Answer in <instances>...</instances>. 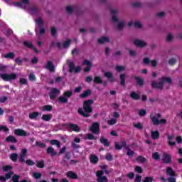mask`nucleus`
Instances as JSON below:
<instances>
[{"mask_svg": "<svg viewBox=\"0 0 182 182\" xmlns=\"http://www.w3.org/2000/svg\"><path fill=\"white\" fill-rule=\"evenodd\" d=\"M94 102L92 100H84L83 102V109L80 108L78 109V113L81 114L83 117H90V113H92L93 112V109L92 107V105H93Z\"/></svg>", "mask_w": 182, "mask_h": 182, "instance_id": "obj_1", "label": "nucleus"}, {"mask_svg": "<svg viewBox=\"0 0 182 182\" xmlns=\"http://www.w3.org/2000/svg\"><path fill=\"white\" fill-rule=\"evenodd\" d=\"M165 82H167V83H169V85H171V83H172L171 77H162L159 80V83H157V82H156V80H152V82L151 83V86L152 89H161H161H164Z\"/></svg>", "mask_w": 182, "mask_h": 182, "instance_id": "obj_2", "label": "nucleus"}, {"mask_svg": "<svg viewBox=\"0 0 182 182\" xmlns=\"http://www.w3.org/2000/svg\"><path fill=\"white\" fill-rule=\"evenodd\" d=\"M3 171H9V173H6L5 176H0L1 181H6L9 178H11L12 174H14V171H12V166H3Z\"/></svg>", "mask_w": 182, "mask_h": 182, "instance_id": "obj_3", "label": "nucleus"}, {"mask_svg": "<svg viewBox=\"0 0 182 182\" xmlns=\"http://www.w3.org/2000/svg\"><path fill=\"white\" fill-rule=\"evenodd\" d=\"M73 95V90H66L63 92V96L58 97V101L60 103H68V99L72 97Z\"/></svg>", "mask_w": 182, "mask_h": 182, "instance_id": "obj_4", "label": "nucleus"}, {"mask_svg": "<svg viewBox=\"0 0 182 182\" xmlns=\"http://www.w3.org/2000/svg\"><path fill=\"white\" fill-rule=\"evenodd\" d=\"M1 79L8 82L9 80H15L17 77L16 73H1L0 75Z\"/></svg>", "mask_w": 182, "mask_h": 182, "instance_id": "obj_5", "label": "nucleus"}, {"mask_svg": "<svg viewBox=\"0 0 182 182\" xmlns=\"http://www.w3.org/2000/svg\"><path fill=\"white\" fill-rule=\"evenodd\" d=\"M90 130L93 134H99L100 132V124L98 122H94L90 127Z\"/></svg>", "mask_w": 182, "mask_h": 182, "instance_id": "obj_6", "label": "nucleus"}, {"mask_svg": "<svg viewBox=\"0 0 182 182\" xmlns=\"http://www.w3.org/2000/svg\"><path fill=\"white\" fill-rule=\"evenodd\" d=\"M65 126L69 130H73V132H80V127L78 126V124H75L74 123H65Z\"/></svg>", "mask_w": 182, "mask_h": 182, "instance_id": "obj_7", "label": "nucleus"}, {"mask_svg": "<svg viewBox=\"0 0 182 182\" xmlns=\"http://www.w3.org/2000/svg\"><path fill=\"white\" fill-rule=\"evenodd\" d=\"M151 119L152 121V123H154L155 126L160 124V123L164 124H166L167 123L166 119H161V120H159V119H157L156 116H152V114H151Z\"/></svg>", "mask_w": 182, "mask_h": 182, "instance_id": "obj_8", "label": "nucleus"}, {"mask_svg": "<svg viewBox=\"0 0 182 182\" xmlns=\"http://www.w3.org/2000/svg\"><path fill=\"white\" fill-rule=\"evenodd\" d=\"M59 93H60V90H59V89H57V87H53L49 93L50 99L51 100H54L56 99Z\"/></svg>", "mask_w": 182, "mask_h": 182, "instance_id": "obj_9", "label": "nucleus"}, {"mask_svg": "<svg viewBox=\"0 0 182 182\" xmlns=\"http://www.w3.org/2000/svg\"><path fill=\"white\" fill-rule=\"evenodd\" d=\"M68 66L70 68V73L75 72V73H79L81 70L80 66H76L75 68L74 62H70Z\"/></svg>", "mask_w": 182, "mask_h": 182, "instance_id": "obj_10", "label": "nucleus"}, {"mask_svg": "<svg viewBox=\"0 0 182 182\" xmlns=\"http://www.w3.org/2000/svg\"><path fill=\"white\" fill-rule=\"evenodd\" d=\"M14 134L21 136H30V133H26V130H23V129H16L14 130Z\"/></svg>", "mask_w": 182, "mask_h": 182, "instance_id": "obj_11", "label": "nucleus"}, {"mask_svg": "<svg viewBox=\"0 0 182 182\" xmlns=\"http://www.w3.org/2000/svg\"><path fill=\"white\" fill-rule=\"evenodd\" d=\"M82 65H86V68H84V72H90L92 68V63L88 59H85L82 62Z\"/></svg>", "mask_w": 182, "mask_h": 182, "instance_id": "obj_12", "label": "nucleus"}, {"mask_svg": "<svg viewBox=\"0 0 182 182\" xmlns=\"http://www.w3.org/2000/svg\"><path fill=\"white\" fill-rule=\"evenodd\" d=\"M171 156H170V154H167L166 153H164V156L162 157V163L165 164H171Z\"/></svg>", "mask_w": 182, "mask_h": 182, "instance_id": "obj_13", "label": "nucleus"}, {"mask_svg": "<svg viewBox=\"0 0 182 182\" xmlns=\"http://www.w3.org/2000/svg\"><path fill=\"white\" fill-rule=\"evenodd\" d=\"M46 69L50 70V72H55V65L51 60H48L45 65Z\"/></svg>", "mask_w": 182, "mask_h": 182, "instance_id": "obj_14", "label": "nucleus"}, {"mask_svg": "<svg viewBox=\"0 0 182 182\" xmlns=\"http://www.w3.org/2000/svg\"><path fill=\"white\" fill-rule=\"evenodd\" d=\"M66 176L68 177V178H72L73 180H76L78 178L77 173H75V171H67Z\"/></svg>", "mask_w": 182, "mask_h": 182, "instance_id": "obj_15", "label": "nucleus"}, {"mask_svg": "<svg viewBox=\"0 0 182 182\" xmlns=\"http://www.w3.org/2000/svg\"><path fill=\"white\" fill-rule=\"evenodd\" d=\"M134 43L139 48H144V46H146L147 45L146 42H144V41H141L140 39H135Z\"/></svg>", "mask_w": 182, "mask_h": 182, "instance_id": "obj_16", "label": "nucleus"}, {"mask_svg": "<svg viewBox=\"0 0 182 182\" xmlns=\"http://www.w3.org/2000/svg\"><path fill=\"white\" fill-rule=\"evenodd\" d=\"M129 97L134 100H140L141 96L139 93H136V92H131L129 94Z\"/></svg>", "mask_w": 182, "mask_h": 182, "instance_id": "obj_17", "label": "nucleus"}, {"mask_svg": "<svg viewBox=\"0 0 182 182\" xmlns=\"http://www.w3.org/2000/svg\"><path fill=\"white\" fill-rule=\"evenodd\" d=\"M23 45L26 48H30L31 49H33L34 50V52H36V53L38 52L37 48L33 46V43H31V42H28L27 41H26L23 42Z\"/></svg>", "mask_w": 182, "mask_h": 182, "instance_id": "obj_18", "label": "nucleus"}, {"mask_svg": "<svg viewBox=\"0 0 182 182\" xmlns=\"http://www.w3.org/2000/svg\"><path fill=\"white\" fill-rule=\"evenodd\" d=\"M90 161L92 164H97L99 161V157L96 154H91L90 156Z\"/></svg>", "mask_w": 182, "mask_h": 182, "instance_id": "obj_19", "label": "nucleus"}, {"mask_svg": "<svg viewBox=\"0 0 182 182\" xmlns=\"http://www.w3.org/2000/svg\"><path fill=\"white\" fill-rule=\"evenodd\" d=\"M134 78L135 79L136 84L141 87L144 86V79H143L142 77H140L139 76H134Z\"/></svg>", "mask_w": 182, "mask_h": 182, "instance_id": "obj_20", "label": "nucleus"}, {"mask_svg": "<svg viewBox=\"0 0 182 182\" xmlns=\"http://www.w3.org/2000/svg\"><path fill=\"white\" fill-rule=\"evenodd\" d=\"M104 76L109 80V82H114V77L112 72H105Z\"/></svg>", "mask_w": 182, "mask_h": 182, "instance_id": "obj_21", "label": "nucleus"}, {"mask_svg": "<svg viewBox=\"0 0 182 182\" xmlns=\"http://www.w3.org/2000/svg\"><path fill=\"white\" fill-rule=\"evenodd\" d=\"M100 142L104 144L105 147H109L110 146L108 139H105L103 136L100 139Z\"/></svg>", "mask_w": 182, "mask_h": 182, "instance_id": "obj_22", "label": "nucleus"}, {"mask_svg": "<svg viewBox=\"0 0 182 182\" xmlns=\"http://www.w3.org/2000/svg\"><path fill=\"white\" fill-rule=\"evenodd\" d=\"M120 85L121 86H125L126 85V74L121 73L119 75Z\"/></svg>", "mask_w": 182, "mask_h": 182, "instance_id": "obj_23", "label": "nucleus"}, {"mask_svg": "<svg viewBox=\"0 0 182 182\" xmlns=\"http://www.w3.org/2000/svg\"><path fill=\"white\" fill-rule=\"evenodd\" d=\"M6 141L9 142V143H17L18 140L15 137V136H8L7 137H6Z\"/></svg>", "mask_w": 182, "mask_h": 182, "instance_id": "obj_24", "label": "nucleus"}, {"mask_svg": "<svg viewBox=\"0 0 182 182\" xmlns=\"http://www.w3.org/2000/svg\"><path fill=\"white\" fill-rule=\"evenodd\" d=\"M166 174L169 176V177H171L173 176H177L176 171L173 170L172 167H167L166 168Z\"/></svg>", "mask_w": 182, "mask_h": 182, "instance_id": "obj_25", "label": "nucleus"}, {"mask_svg": "<svg viewBox=\"0 0 182 182\" xmlns=\"http://www.w3.org/2000/svg\"><path fill=\"white\" fill-rule=\"evenodd\" d=\"M174 138V136L168 134L167 139H168V145L171 146H176V141H171Z\"/></svg>", "mask_w": 182, "mask_h": 182, "instance_id": "obj_26", "label": "nucleus"}, {"mask_svg": "<svg viewBox=\"0 0 182 182\" xmlns=\"http://www.w3.org/2000/svg\"><path fill=\"white\" fill-rule=\"evenodd\" d=\"M53 109V107L52 105H46L41 107V110H43V112H52Z\"/></svg>", "mask_w": 182, "mask_h": 182, "instance_id": "obj_27", "label": "nucleus"}, {"mask_svg": "<svg viewBox=\"0 0 182 182\" xmlns=\"http://www.w3.org/2000/svg\"><path fill=\"white\" fill-rule=\"evenodd\" d=\"M111 14H112V21L113 22H119V19L116 15V14H117V11L116 9H112Z\"/></svg>", "mask_w": 182, "mask_h": 182, "instance_id": "obj_28", "label": "nucleus"}, {"mask_svg": "<svg viewBox=\"0 0 182 182\" xmlns=\"http://www.w3.org/2000/svg\"><path fill=\"white\" fill-rule=\"evenodd\" d=\"M102 174H105V171L103 170H98L96 173V176H97V182H100L101 181V177H102Z\"/></svg>", "mask_w": 182, "mask_h": 182, "instance_id": "obj_29", "label": "nucleus"}, {"mask_svg": "<svg viewBox=\"0 0 182 182\" xmlns=\"http://www.w3.org/2000/svg\"><path fill=\"white\" fill-rule=\"evenodd\" d=\"M47 153L48 154H51V156H56L58 154V153H56V151H55L53 147L52 146H49L47 148Z\"/></svg>", "mask_w": 182, "mask_h": 182, "instance_id": "obj_30", "label": "nucleus"}, {"mask_svg": "<svg viewBox=\"0 0 182 182\" xmlns=\"http://www.w3.org/2000/svg\"><path fill=\"white\" fill-rule=\"evenodd\" d=\"M160 136V133L158 130H155V132H151V136L154 140L159 139Z\"/></svg>", "mask_w": 182, "mask_h": 182, "instance_id": "obj_31", "label": "nucleus"}, {"mask_svg": "<svg viewBox=\"0 0 182 182\" xmlns=\"http://www.w3.org/2000/svg\"><path fill=\"white\" fill-rule=\"evenodd\" d=\"M91 93L92 90H90V89H87V90H85L83 93H81L80 97H87L88 96H90V95H91Z\"/></svg>", "mask_w": 182, "mask_h": 182, "instance_id": "obj_32", "label": "nucleus"}, {"mask_svg": "<svg viewBox=\"0 0 182 182\" xmlns=\"http://www.w3.org/2000/svg\"><path fill=\"white\" fill-rule=\"evenodd\" d=\"M53 114H43L41 119L44 122H49L50 120H51Z\"/></svg>", "mask_w": 182, "mask_h": 182, "instance_id": "obj_33", "label": "nucleus"}, {"mask_svg": "<svg viewBox=\"0 0 182 182\" xmlns=\"http://www.w3.org/2000/svg\"><path fill=\"white\" fill-rule=\"evenodd\" d=\"M105 42H109V38L107 36H104L98 39V43L102 44L105 43Z\"/></svg>", "mask_w": 182, "mask_h": 182, "instance_id": "obj_34", "label": "nucleus"}, {"mask_svg": "<svg viewBox=\"0 0 182 182\" xmlns=\"http://www.w3.org/2000/svg\"><path fill=\"white\" fill-rule=\"evenodd\" d=\"M4 58H6V59H14L15 53L14 52H9V53L4 55Z\"/></svg>", "mask_w": 182, "mask_h": 182, "instance_id": "obj_35", "label": "nucleus"}, {"mask_svg": "<svg viewBox=\"0 0 182 182\" xmlns=\"http://www.w3.org/2000/svg\"><path fill=\"white\" fill-rule=\"evenodd\" d=\"M39 112H33L32 113L29 114V117L31 119H36L39 116Z\"/></svg>", "mask_w": 182, "mask_h": 182, "instance_id": "obj_36", "label": "nucleus"}, {"mask_svg": "<svg viewBox=\"0 0 182 182\" xmlns=\"http://www.w3.org/2000/svg\"><path fill=\"white\" fill-rule=\"evenodd\" d=\"M18 153H12L11 155H10V159L12 161H17L18 160Z\"/></svg>", "mask_w": 182, "mask_h": 182, "instance_id": "obj_37", "label": "nucleus"}, {"mask_svg": "<svg viewBox=\"0 0 182 182\" xmlns=\"http://www.w3.org/2000/svg\"><path fill=\"white\" fill-rule=\"evenodd\" d=\"M39 9L37 6H33L32 8H30V12L31 15H36L38 14Z\"/></svg>", "mask_w": 182, "mask_h": 182, "instance_id": "obj_38", "label": "nucleus"}, {"mask_svg": "<svg viewBox=\"0 0 182 182\" xmlns=\"http://www.w3.org/2000/svg\"><path fill=\"white\" fill-rule=\"evenodd\" d=\"M94 83L102 84L103 83V80L100 76H95L94 77Z\"/></svg>", "mask_w": 182, "mask_h": 182, "instance_id": "obj_39", "label": "nucleus"}, {"mask_svg": "<svg viewBox=\"0 0 182 182\" xmlns=\"http://www.w3.org/2000/svg\"><path fill=\"white\" fill-rule=\"evenodd\" d=\"M77 8L76 6H74L73 8L68 5V6L66 7V11L68 14H73L75 11H76Z\"/></svg>", "mask_w": 182, "mask_h": 182, "instance_id": "obj_40", "label": "nucleus"}, {"mask_svg": "<svg viewBox=\"0 0 182 182\" xmlns=\"http://www.w3.org/2000/svg\"><path fill=\"white\" fill-rule=\"evenodd\" d=\"M38 168H43L45 167V161L44 160H41L40 161H37L36 164Z\"/></svg>", "mask_w": 182, "mask_h": 182, "instance_id": "obj_41", "label": "nucleus"}, {"mask_svg": "<svg viewBox=\"0 0 182 182\" xmlns=\"http://www.w3.org/2000/svg\"><path fill=\"white\" fill-rule=\"evenodd\" d=\"M36 22L37 23V25H38V26H40V28H41L42 26H43V21L42 19V18H38L37 19H36Z\"/></svg>", "mask_w": 182, "mask_h": 182, "instance_id": "obj_42", "label": "nucleus"}, {"mask_svg": "<svg viewBox=\"0 0 182 182\" xmlns=\"http://www.w3.org/2000/svg\"><path fill=\"white\" fill-rule=\"evenodd\" d=\"M28 80L31 82H35L36 80V75H34L33 73H31L30 75H28Z\"/></svg>", "mask_w": 182, "mask_h": 182, "instance_id": "obj_43", "label": "nucleus"}, {"mask_svg": "<svg viewBox=\"0 0 182 182\" xmlns=\"http://www.w3.org/2000/svg\"><path fill=\"white\" fill-rule=\"evenodd\" d=\"M177 60L175 58H171V59H169V60H168V64L171 65V66H173L174 65H176Z\"/></svg>", "mask_w": 182, "mask_h": 182, "instance_id": "obj_44", "label": "nucleus"}, {"mask_svg": "<svg viewBox=\"0 0 182 182\" xmlns=\"http://www.w3.org/2000/svg\"><path fill=\"white\" fill-rule=\"evenodd\" d=\"M72 146H73V149L75 150V151H77V153H79L78 149H80L81 147L80 144H77L75 141H74V143H73L72 144Z\"/></svg>", "mask_w": 182, "mask_h": 182, "instance_id": "obj_45", "label": "nucleus"}, {"mask_svg": "<svg viewBox=\"0 0 182 182\" xmlns=\"http://www.w3.org/2000/svg\"><path fill=\"white\" fill-rule=\"evenodd\" d=\"M136 161H139L140 163H146V159L143 157V156H138V157H136Z\"/></svg>", "mask_w": 182, "mask_h": 182, "instance_id": "obj_46", "label": "nucleus"}, {"mask_svg": "<svg viewBox=\"0 0 182 182\" xmlns=\"http://www.w3.org/2000/svg\"><path fill=\"white\" fill-rule=\"evenodd\" d=\"M50 143L53 145L57 146V147H60L61 146L60 141H59V140H56V139L50 140Z\"/></svg>", "mask_w": 182, "mask_h": 182, "instance_id": "obj_47", "label": "nucleus"}, {"mask_svg": "<svg viewBox=\"0 0 182 182\" xmlns=\"http://www.w3.org/2000/svg\"><path fill=\"white\" fill-rule=\"evenodd\" d=\"M127 156H134V151L133 150H131L129 145H127Z\"/></svg>", "mask_w": 182, "mask_h": 182, "instance_id": "obj_48", "label": "nucleus"}, {"mask_svg": "<svg viewBox=\"0 0 182 182\" xmlns=\"http://www.w3.org/2000/svg\"><path fill=\"white\" fill-rule=\"evenodd\" d=\"M117 122V119H114V117H113L112 119H110L109 120H107V123L110 126H113V124H116Z\"/></svg>", "mask_w": 182, "mask_h": 182, "instance_id": "obj_49", "label": "nucleus"}, {"mask_svg": "<svg viewBox=\"0 0 182 182\" xmlns=\"http://www.w3.org/2000/svg\"><path fill=\"white\" fill-rule=\"evenodd\" d=\"M71 43V39H67L63 43V48H69L70 45Z\"/></svg>", "mask_w": 182, "mask_h": 182, "instance_id": "obj_50", "label": "nucleus"}, {"mask_svg": "<svg viewBox=\"0 0 182 182\" xmlns=\"http://www.w3.org/2000/svg\"><path fill=\"white\" fill-rule=\"evenodd\" d=\"M152 159H154V160H159L160 159L159 153H158L157 151H156L155 153H153Z\"/></svg>", "mask_w": 182, "mask_h": 182, "instance_id": "obj_51", "label": "nucleus"}, {"mask_svg": "<svg viewBox=\"0 0 182 182\" xmlns=\"http://www.w3.org/2000/svg\"><path fill=\"white\" fill-rule=\"evenodd\" d=\"M105 159L108 161H112L113 160V156L111 154V153H107L105 156Z\"/></svg>", "mask_w": 182, "mask_h": 182, "instance_id": "obj_52", "label": "nucleus"}, {"mask_svg": "<svg viewBox=\"0 0 182 182\" xmlns=\"http://www.w3.org/2000/svg\"><path fill=\"white\" fill-rule=\"evenodd\" d=\"M19 178H20V176H18V174H14L12 176L11 180L13 182H19Z\"/></svg>", "mask_w": 182, "mask_h": 182, "instance_id": "obj_53", "label": "nucleus"}, {"mask_svg": "<svg viewBox=\"0 0 182 182\" xmlns=\"http://www.w3.org/2000/svg\"><path fill=\"white\" fill-rule=\"evenodd\" d=\"M86 139H88V140H96V137H95L94 134H92V133H88L86 136Z\"/></svg>", "mask_w": 182, "mask_h": 182, "instance_id": "obj_54", "label": "nucleus"}, {"mask_svg": "<svg viewBox=\"0 0 182 182\" xmlns=\"http://www.w3.org/2000/svg\"><path fill=\"white\" fill-rule=\"evenodd\" d=\"M36 146H38V147L45 148L46 147V144L45 143H42V141H36Z\"/></svg>", "mask_w": 182, "mask_h": 182, "instance_id": "obj_55", "label": "nucleus"}, {"mask_svg": "<svg viewBox=\"0 0 182 182\" xmlns=\"http://www.w3.org/2000/svg\"><path fill=\"white\" fill-rule=\"evenodd\" d=\"M15 62H16V63H17V65H18V66H22V65H23V60H22V59H21L20 57L16 58Z\"/></svg>", "mask_w": 182, "mask_h": 182, "instance_id": "obj_56", "label": "nucleus"}, {"mask_svg": "<svg viewBox=\"0 0 182 182\" xmlns=\"http://www.w3.org/2000/svg\"><path fill=\"white\" fill-rule=\"evenodd\" d=\"M134 127H136L139 130H141L143 129V124H141V123L139 122L138 123L134 124Z\"/></svg>", "mask_w": 182, "mask_h": 182, "instance_id": "obj_57", "label": "nucleus"}, {"mask_svg": "<svg viewBox=\"0 0 182 182\" xmlns=\"http://www.w3.org/2000/svg\"><path fill=\"white\" fill-rule=\"evenodd\" d=\"M26 164H27V166H34L35 161H33V160H31V159H28L27 160H26Z\"/></svg>", "mask_w": 182, "mask_h": 182, "instance_id": "obj_58", "label": "nucleus"}, {"mask_svg": "<svg viewBox=\"0 0 182 182\" xmlns=\"http://www.w3.org/2000/svg\"><path fill=\"white\" fill-rule=\"evenodd\" d=\"M19 83L20 85H28V80L25 77H20Z\"/></svg>", "mask_w": 182, "mask_h": 182, "instance_id": "obj_59", "label": "nucleus"}, {"mask_svg": "<svg viewBox=\"0 0 182 182\" xmlns=\"http://www.w3.org/2000/svg\"><path fill=\"white\" fill-rule=\"evenodd\" d=\"M51 35L52 36H56L57 35V29L55 26L51 27Z\"/></svg>", "mask_w": 182, "mask_h": 182, "instance_id": "obj_60", "label": "nucleus"}, {"mask_svg": "<svg viewBox=\"0 0 182 182\" xmlns=\"http://www.w3.org/2000/svg\"><path fill=\"white\" fill-rule=\"evenodd\" d=\"M109 180L107 176H104V174H101V179L100 182H108Z\"/></svg>", "mask_w": 182, "mask_h": 182, "instance_id": "obj_61", "label": "nucleus"}, {"mask_svg": "<svg viewBox=\"0 0 182 182\" xmlns=\"http://www.w3.org/2000/svg\"><path fill=\"white\" fill-rule=\"evenodd\" d=\"M168 182H176V176H172L171 177H168Z\"/></svg>", "mask_w": 182, "mask_h": 182, "instance_id": "obj_62", "label": "nucleus"}, {"mask_svg": "<svg viewBox=\"0 0 182 182\" xmlns=\"http://www.w3.org/2000/svg\"><path fill=\"white\" fill-rule=\"evenodd\" d=\"M154 181L153 177H145L143 182H152Z\"/></svg>", "mask_w": 182, "mask_h": 182, "instance_id": "obj_63", "label": "nucleus"}, {"mask_svg": "<svg viewBox=\"0 0 182 182\" xmlns=\"http://www.w3.org/2000/svg\"><path fill=\"white\" fill-rule=\"evenodd\" d=\"M135 182H141V176H140V174H136L135 177Z\"/></svg>", "mask_w": 182, "mask_h": 182, "instance_id": "obj_64", "label": "nucleus"}]
</instances>
